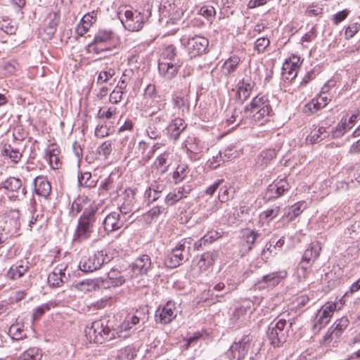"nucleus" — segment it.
Here are the masks:
<instances>
[{
    "instance_id": "79ce46f5",
    "label": "nucleus",
    "mask_w": 360,
    "mask_h": 360,
    "mask_svg": "<svg viewBox=\"0 0 360 360\" xmlns=\"http://www.w3.org/2000/svg\"><path fill=\"white\" fill-rule=\"evenodd\" d=\"M58 152L57 149L50 148L46 150L45 158L53 169H58L59 165Z\"/></svg>"
},
{
    "instance_id": "412c9836",
    "label": "nucleus",
    "mask_w": 360,
    "mask_h": 360,
    "mask_svg": "<svg viewBox=\"0 0 360 360\" xmlns=\"http://www.w3.org/2000/svg\"><path fill=\"white\" fill-rule=\"evenodd\" d=\"M1 186L8 192L18 193L21 190L22 197H25L27 194V189L22 187V181L20 179L13 176H10L5 181H2Z\"/></svg>"
},
{
    "instance_id": "ea45409f",
    "label": "nucleus",
    "mask_w": 360,
    "mask_h": 360,
    "mask_svg": "<svg viewBox=\"0 0 360 360\" xmlns=\"http://www.w3.org/2000/svg\"><path fill=\"white\" fill-rule=\"evenodd\" d=\"M45 30L49 34H53L60 21V16L56 13H50Z\"/></svg>"
},
{
    "instance_id": "e433bc0d",
    "label": "nucleus",
    "mask_w": 360,
    "mask_h": 360,
    "mask_svg": "<svg viewBox=\"0 0 360 360\" xmlns=\"http://www.w3.org/2000/svg\"><path fill=\"white\" fill-rule=\"evenodd\" d=\"M1 153L3 155L8 156L15 163L18 162L22 158L20 150L11 144H6Z\"/></svg>"
},
{
    "instance_id": "69168bd1",
    "label": "nucleus",
    "mask_w": 360,
    "mask_h": 360,
    "mask_svg": "<svg viewBox=\"0 0 360 360\" xmlns=\"http://www.w3.org/2000/svg\"><path fill=\"white\" fill-rule=\"evenodd\" d=\"M112 151V143L110 141L103 142L98 148V152L107 158Z\"/></svg>"
},
{
    "instance_id": "c9c22d12",
    "label": "nucleus",
    "mask_w": 360,
    "mask_h": 360,
    "mask_svg": "<svg viewBox=\"0 0 360 360\" xmlns=\"http://www.w3.org/2000/svg\"><path fill=\"white\" fill-rule=\"evenodd\" d=\"M270 106L269 102L265 98V96H257L255 97L250 105L245 107L246 112H254L258 110L259 108H263V107Z\"/></svg>"
},
{
    "instance_id": "c03bdc74",
    "label": "nucleus",
    "mask_w": 360,
    "mask_h": 360,
    "mask_svg": "<svg viewBox=\"0 0 360 360\" xmlns=\"http://www.w3.org/2000/svg\"><path fill=\"white\" fill-rule=\"evenodd\" d=\"M311 266V264L301 260L297 269V275L300 281L304 280L309 276Z\"/></svg>"
},
{
    "instance_id": "a18cd8bd",
    "label": "nucleus",
    "mask_w": 360,
    "mask_h": 360,
    "mask_svg": "<svg viewBox=\"0 0 360 360\" xmlns=\"http://www.w3.org/2000/svg\"><path fill=\"white\" fill-rule=\"evenodd\" d=\"M115 68L107 66L105 69L99 72L97 78V84L108 82L113 76H115Z\"/></svg>"
},
{
    "instance_id": "7ed1b4c3",
    "label": "nucleus",
    "mask_w": 360,
    "mask_h": 360,
    "mask_svg": "<svg viewBox=\"0 0 360 360\" xmlns=\"http://www.w3.org/2000/svg\"><path fill=\"white\" fill-rule=\"evenodd\" d=\"M191 238L181 240L176 246L167 255L165 264L169 268H175L188 260L191 255Z\"/></svg>"
},
{
    "instance_id": "58836bf2",
    "label": "nucleus",
    "mask_w": 360,
    "mask_h": 360,
    "mask_svg": "<svg viewBox=\"0 0 360 360\" xmlns=\"http://www.w3.org/2000/svg\"><path fill=\"white\" fill-rule=\"evenodd\" d=\"M305 207L306 206L304 205V202H299L295 203V205L288 208V211L285 214L286 217H288L290 221L294 220L302 212Z\"/></svg>"
},
{
    "instance_id": "5701e85b",
    "label": "nucleus",
    "mask_w": 360,
    "mask_h": 360,
    "mask_svg": "<svg viewBox=\"0 0 360 360\" xmlns=\"http://www.w3.org/2000/svg\"><path fill=\"white\" fill-rule=\"evenodd\" d=\"M134 209V192L131 190H125L124 197L123 202L119 207L120 214L125 217V215L128 214Z\"/></svg>"
},
{
    "instance_id": "de8ad7c7",
    "label": "nucleus",
    "mask_w": 360,
    "mask_h": 360,
    "mask_svg": "<svg viewBox=\"0 0 360 360\" xmlns=\"http://www.w3.org/2000/svg\"><path fill=\"white\" fill-rule=\"evenodd\" d=\"M78 183L80 186L85 188H93L96 186V181L92 179L91 174L90 172L82 173L78 176Z\"/></svg>"
},
{
    "instance_id": "4468645a",
    "label": "nucleus",
    "mask_w": 360,
    "mask_h": 360,
    "mask_svg": "<svg viewBox=\"0 0 360 360\" xmlns=\"http://www.w3.org/2000/svg\"><path fill=\"white\" fill-rule=\"evenodd\" d=\"M181 64L179 63L169 61H158V72L166 80L174 78L179 72Z\"/></svg>"
},
{
    "instance_id": "6ab92c4d",
    "label": "nucleus",
    "mask_w": 360,
    "mask_h": 360,
    "mask_svg": "<svg viewBox=\"0 0 360 360\" xmlns=\"http://www.w3.org/2000/svg\"><path fill=\"white\" fill-rule=\"evenodd\" d=\"M151 269V259L148 255L138 257L131 264V269L136 275H146Z\"/></svg>"
},
{
    "instance_id": "f03ea898",
    "label": "nucleus",
    "mask_w": 360,
    "mask_h": 360,
    "mask_svg": "<svg viewBox=\"0 0 360 360\" xmlns=\"http://www.w3.org/2000/svg\"><path fill=\"white\" fill-rule=\"evenodd\" d=\"M85 335L90 342L103 343L105 340H111L115 337L112 331L105 319L97 320L92 322L91 326L86 327Z\"/></svg>"
},
{
    "instance_id": "774afa93",
    "label": "nucleus",
    "mask_w": 360,
    "mask_h": 360,
    "mask_svg": "<svg viewBox=\"0 0 360 360\" xmlns=\"http://www.w3.org/2000/svg\"><path fill=\"white\" fill-rule=\"evenodd\" d=\"M146 134L151 139H156L161 135V132L153 124H150L146 129Z\"/></svg>"
},
{
    "instance_id": "338daca9",
    "label": "nucleus",
    "mask_w": 360,
    "mask_h": 360,
    "mask_svg": "<svg viewBox=\"0 0 360 360\" xmlns=\"http://www.w3.org/2000/svg\"><path fill=\"white\" fill-rule=\"evenodd\" d=\"M209 162L210 167L212 169H216L225 162V160L223 159L222 152L219 151L215 156H213L212 159Z\"/></svg>"
},
{
    "instance_id": "864d4df0",
    "label": "nucleus",
    "mask_w": 360,
    "mask_h": 360,
    "mask_svg": "<svg viewBox=\"0 0 360 360\" xmlns=\"http://www.w3.org/2000/svg\"><path fill=\"white\" fill-rule=\"evenodd\" d=\"M352 128L351 126H349L347 123L346 119L343 120L342 119L341 122L337 125L335 129L332 132L333 138H339L344 135V134L349 129Z\"/></svg>"
},
{
    "instance_id": "680f3d73",
    "label": "nucleus",
    "mask_w": 360,
    "mask_h": 360,
    "mask_svg": "<svg viewBox=\"0 0 360 360\" xmlns=\"http://www.w3.org/2000/svg\"><path fill=\"white\" fill-rule=\"evenodd\" d=\"M166 185L165 182L163 179L158 178V179L153 181L149 188L152 189L153 191L159 193L160 194L165 189Z\"/></svg>"
},
{
    "instance_id": "09e8293b",
    "label": "nucleus",
    "mask_w": 360,
    "mask_h": 360,
    "mask_svg": "<svg viewBox=\"0 0 360 360\" xmlns=\"http://www.w3.org/2000/svg\"><path fill=\"white\" fill-rule=\"evenodd\" d=\"M41 354L39 348L32 347L26 350L20 356L19 360H40Z\"/></svg>"
},
{
    "instance_id": "473e14b6",
    "label": "nucleus",
    "mask_w": 360,
    "mask_h": 360,
    "mask_svg": "<svg viewBox=\"0 0 360 360\" xmlns=\"http://www.w3.org/2000/svg\"><path fill=\"white\" fill-rule=\"evenodd\" d=\"M186 124L184 120L180 117L172 120L169 126V130L171 131L172 137L176 141L179 139L181 133L186 129Z\"/></svg>"
},
{
    "instance_id": "6e6d98bb",
    "label": "nucleus",
    "mask_w": 360,
    "mask_h": 360,
    "mask_svg": "<svg viewBox=\"0 0 360 360\" xmlns=\"http://www.w3.org/2000/svg\"><path fill=\"white\" fill-rule=\"evenodd\" d=\"M280 207L279 206H273L271 208H269L264 212H262L259 217L263 220H271L274 219L279 213Z\"/></svg>"
},
{
    "instance_id": "a211bd4d",
    "label": "nucleus",
    "mask_w": 360,
    "mask_h": 360,
    "mask_svg": "<svg viewBox=\"0 0 360 360\" xmlns=\"http://www.w3.org/2000/svg\"><path fill=\"white\" fill-rule=\"evenodd\" d=\"M299 63L300 58L297 56H292L285 60L282 67V74L286 80L292 81L297 77Z\"/></svg>"
},
{
    "instance_id": "a19ab883",
    "label": "nucleus",
    "mask_w": 360,
    "mask_h": 360,
    "mask_svg": "<svg viewBox=\"0 0 360 360\" xmlns=\"http://www.w3.org/2000/svg\"><path fill=\"white\" fill-rule=\"evenodd\" d=\"M176 56V48L172 45L167 46L162 51L159 60L173 62Z\"/></svg>"
},
{
    "instance_id": "4d7b16f0",
    "label": "nucleus",
    "mask_w": 360,
    "mask_h": 360,
    "mask_svg": "<svg viewBox=\"0 0 360 360\" xmlns=\"http://www.w3.org/2000/svg\"><path fill=\"white\" fill-rule=\"evenodd\" d=\"M270 41L266 37H261L255 42L254 49L258 53H264L266 49L269 46Z\"/></svg>"
},
{
    "instance_id": "4be33fe9",
    "label": "nucleus",
    "mask_w": 360,
    "mask_h": 360,
    "mask_svg": "<svg viewBox=\"0 0 360 360\" xmlns=\"http://www.w3.org/2000/svg\"><path fill=\"white\" fill-rule=\"evenodd\" d=\"M29 262L20 261L11 266L6 276L11 280H15L24 276L29 269Z\"/></svg>"
},
{
    "instance_id": "f257e3e1",
    "label": "nucleus",
    "mask_w": 360,
    "mask_h": 360,
    "mask_svg": "<svg viewBox=\"0 0 360 360\" xmlns=\"http://www.w3.org/2000/svg\"><path fill=\"white\" fill-rule=\"evenodd\" d=\"M96 211L97 208L94 206L84 209L79 219L78 225L73 236L74 241L82 242L91 237L94 232Z\"/></svg>"
},
{
    "instance_id": "9b49d317",
    "label": "nucleus",
    "mask_w": 360,
    "mask_h": 360,
    "mask_svg": "<svg viewBox=\"0 0 360 360\" xmlns=\"http://www.w3.org/2000/svg\"><path fill=\"white\" fill-rule=\"evenodd\" d=\"M251 338L245 335L238 342H234L227 352L228 356L232 360H242L248 354L250 349Z\"/></svg>"
},
{
    "instance_id": "bb28decb",
    "label": "nucleus",
    "mask_w": 360,
    "mask_h": 360,
    "mask_svg": "<svg viewBox=\"0 0 360 360\" xmlns=\"http://www.w3.org/2000/svg\"><path fill=\"white\" fill-rule=\"evenodd\" d=\"M254 86V83L251 79H245L239 81L237 87V96L238 98L241 101L244 102L250 96L251 91Z\"/></svg>"
},
{
    "instance_id": "052dcab7",
    "label": "nucleus",
    "mask_w": 360,
    "mask_h": 360,
    "mask_svg": "<svg viewBox=\"0 0 360 360\" xmlns=\"http://www.w3.org/2000/svg\"><path fill=\"white\" fill-rule=\"evenodd\" d=\"M0 29L8 34H15L16 31V27L8 20H0Z\"/></svg>"
},
{
    "instance_id": "8fccbe9b",
    "label": "nucleus",
    "mask_w": 360,
    "mask_h": 360,
    "mask_svg": "<svg viewBox=\"0 0 360 360\" xmlns=\"http://www.w3.org/2000/svg\"><path fill=\"white\" fill-rule=\"evenodd\" d=\"M271 112L272 109L270 105L263 107V108H259L257 111L251 112V113H252L253 120L255 121L259 122L262 120H264L266 117L270 116Z\"/></svg>"
},
{
    "instance_id": "0eeeda50",
    "label": "nucleus",
    "mask_w": 360,
    "mask_h": 360,
    "mask_svg": "<svg viewBox=\"0 0 360 360\" xmlns=\"http://www.w3.org/2000/svg\"><path fill=\"white\" fill-rule=\"evenodd\" d=\"M181 42L191 58L205 53L209 46V40L200 35L189 38L184 37L181 39Z\"/></svg>"
},
{
    "instance_id": "f704fd0d",
    "label": "nucleus",
    "mask_w": 360,
    "mask_h": 360,
    "mask_svg": "<svg viewBox=\"0 0 360 360\" xmlns=\"http://www.w3.org/2000/svg\"><path fill=\"white\" fill-rule=\"evenodd\" d=\"M169 153L165 152L157 157L154 162V167L159 169L161 174H165L167 172L171 161L169 158Z\"/></svg>"
},
{
    "instance_id": "9d476101",
    "label": "nucleus",
    "mask_w": 360,
    "mask_h": 360,
    "mask_svg": "<svg viewBox=\"0 0 360 360\" xmlns=\"http://www.w3.org/2000/svg\"><path fill=\"white\" fill-rule=\"evenodd\" d=\"M220 208V203L211 197L202 201L198 207V210L194 214H197L195 218L196 223H202L205 221L214 212Z\"/></svg>"
},
{
    "instance_id": "37998d69",
    "label": "nucleus",
    "mask_w": 360,
    "mask_h": 360,
    "mask_svg": "<svg viewBox=\"0 0 360 360\" xmlns=\"http://www.w3.org/2000/svg\"><path fill=\"white\" fill-rule=\"evenodd\" d=\"M213 254L205 252L202 255L200 260L198 262V266L201 271H206L214 263Z\"/></svg>"
},
{
    "instance_id": "72a5a7b5",
    "label": "nucleus",
    "mask_w": 360,
    "mask_h": 360,
    "mask_svg": "<svg viewBox=\"0 0 360 360\" xmlns=\"http://www.w3.org/2000/svg\"><path fill=\"white\" fill-rule=\"evenodd\" d=\"M240 59L236 56H233L227 59L222 66V73L226 77H230L236 72Z\"/></svg>"
},
{
    "instance_id": "603ef678",
    "label": "nucleus",
    "mask_w": 360,
    "mask_h": 360,
    "mask_svg": "<svg viewBox=\"0 0 360 360\" xmlns=\"http://www.w3.org/2000/svg\"><path fill=\"white\" fill-rule=\"evenodd\" d=\"M141 319L137 315H128L124 322L121 324L120 328L124 330H129L133 326L137 325L140 322Z\"/></svg>"
},
{
    "instance_id": "dca6fc26",
    "label": "nucleus",
    "mask_w": 360,
    "mask_h": 360,
    "mask_svg": "<svg viewBox=\"0 0 360 360\" xmlns=\"http://www.w3.org/2000/svg\"><path fill=\"white\" fill-rule=\"evenodd\" d=\"M126 217L122 216L118 212H112L108 214L104 221L105 231L108 233L120 229L124 226Z\"/></svg>"
},
{
    "instance_id": "393cba45",
    "label": "nucleus",
    "mask_w": 360,
    "mask_h": 360,
    "mask_svg": "<svg viewBox=\"0 0 360 360\" xmlns=\"http://www.w3.org/2000/svg\"><path fill=\"white\" fill-rule=\"evenodd\" d=\"M184 145L188 151L195 155L200 154L208 150V148L204 146V143L194 136H188L185 141Z\"/></svg>"
},
{
    "instance_id": "a878e982",
    "label": "nucleus",
    "mask_w": 360,
    "mask_h": 360,
    "mask_svg": "<svg viewBox=\"0 0 360 360\" xmlns=\"http://www.w3.org/2000/svg\"><path fill=\"white\" fill-rule=\"evenodd\" d=\"M321 250V243L319 241L312 242L304 251L302 261L313 264L319 257Z\"/></svg>"
},
{
    "instance_id": "6e6552de",
    "label": "nucleus",
    "mask_w": 360,
    "mask_h": 360,
    "mask_svg": "<svg viewBox=\"0 0 360 360\" xmlns=\"http://www.w3.org/2000/svg\"><path fill=\"white\" fill-rule=\"evenodd\" d=\"M337 304L335 302H326L317 311L313 330L319 332L321 328L325 327L330 321L334 311L336 310Z\"/></svg>"
},
{
    "instance_id": "13d9d810",
    "label": "nucleus",
    "mask_w": 360,
    "mask_h": 360,
    "mask_svg": "<svg viewBox=\"0 0 360 360\" xmlns=\"http://www.w3.org/2000/svg\"><path fill=\"white\" fill-rule=\"evenodd\" d=\"M326 133V128L321 127L317 130H315L314 132H311V134L307 138V141H309L311 144L319 142L323 138H321V136Z\"/></svg>"
},
{
    "instance_id": "39448f33",
    "label": "nucleus",
    "mask_w": 360,
    "mask_h": 360,
    "mask_svg": "<svg viewBox=\"0 0 360 360\" xmlns=\"http://www.w3.org/2000/svg\"><path fill=\"white\" fill-rule=\"evenodd\" d=\"M117 14L126 30L136 32L142 29L145 21L143 15L140 11L124 6L120 8Z\"/></svg>"
},
{
    "instance_id": "2f4dec72",
    "label": "nucleus",
    "mask_w": 360,
    "mask_h": 360,
    "mask_svg": "<svg viewBox=\"0 0 360 360\" xmlns=\"http://www.w3.org/2000/svg\"><path fill=\"white\" fill-rule=\"evenodd\" d=\"M329 101L330 98L327 95L319 94L317 98H313L308 103L305 107L311 112L317 111L326 106Z\"/></svg>"
},
{
    "instance_id": "cd10ccee",
    "label": "nucleus",
    "mask_w": 360,
    "mask_h": 360,
    "mask_svg": "<svg viewBox=\"0 0 360 360\" xmlns=\"http://www.w3.org/2000/svg\"><path fill=\"white\" fill-rule=\"evenodd\" d=\"M276 153L274 149L262 150L256 158V165L262 169L267 167L274 160Z\"/></svg>"
},
{
    "instance_id": "c756f323",
    "label": "nucleus",
    "mask_w": 360,
    "mask_h": 360,
    "mask_svg": "<svg viewBox=\"0 0 360 360\" xmlns=\"http://www.w3.org/2000/svg\"><path fill=\"white\" fill-rule=\"evenodd\" d=\"M288 184L285 179H280L276 183L269 186L267 194L269 198H277L280 197L285 191L288 190Z\"/></svg>"
},
{
    "instance_id": "423d86ee",
    "label": "nucleus",
    "mask_w": 360,
    "mask_h": 360,
    "mask_svg": "<svg viewBox=\"0 0 360 360\" xmlns=\"http://www.w3.org/2000/svg\"><path fill=\"white\" fill-rule=\"evenodd\" d=\"M111 259L105 250L96 252L88 257H83L79 262V269L84 272H91L101 268V266L108 263Z\"/></svg>"
},
{
    "instance_id": "1a4fd4ad",
    "label": "nucleus",
    "mask_w": 360,
    "mask_h": 360,
    "mask_svg": "<svg viewBox=\"0 0 360 360\" xmlns=\"http://www.w3.org/2000/svg\"><path fill=\"white\" fill-rule=\"evenodd\" d=\"M349 319L343 316L328 328L321 342L324 345L329 346L332 340L337 342L342 333L348 327Z\"/></svg>"
},
{
    "instance_id": "49530a36",
    "label": "nucleus",
    "mask_w": 360,
    "mask_h": 360,
    "mask_svg": "<svg viewBox=\"0 0 360 360\" xmlns=\"http://www.w3.org/2000/svg\"><path fill=\"white\" fill-rule=\"evenodd\" d=\"M188 173V167L186 165H179L173 173L174 184H179L183 181Z\"/></svg>"
},
{
    "instance_id": "3c124183",
    "label": "nucleus",
    "mask_w": 360,
    "mask_h": 360,
    "mask_svg": "<svg viewBox=\"0 0 360 360\" xmlns=\"http://www.w3.org/2000/svg\"><path fill=\"white\" fill-rule=\"evenodd\" d=\"M271 112L272 109L270 105L263 107V108H259L257 111L251 112V113H252L253 120L255 121L259 122L262 120H264L266 117L270 116Z\"/></svg>"
},
{
    "instance_id": "b1692460",
    "label": "nucleus",
    "mask_w": 360,
    "mask_h": 360,
    "mask_svg": "<svg viewBox=\"0 0 360 360\" xmlns=\"http://www.w3.org/2000/svg\"><path fill=\"white\" fill-rule=\"evenodd\" d=\"M34 186L35 193L43 197H48L51 191V186L46 177L37 176L34 179Z\"/></svg>"
},
{
    "instance_id": "f8f14e48",
    "label": "nucleus",
    "mask_w": 360,
    "mask_h": 360,
    "mask_svg": "<svg viewBox=\"0 0 360 360\" xmlns=\"http://www.w3.org/2000/svg\"><path fill=\"white\" fill-rule=\"evenodd\" d=\"M67 264H61L54 268L53 271L48 276V283L50 286L59 287L68 281L70 274H65Z\"/></svg>"
},
{
    "instance_id": "4c0bfd02",
    "label": "nucleus",
    "mask_w": 360,
    "mask_h": 360,
    "mask_svg": "<svg viewBox=\"0 0 360 360\" xmlns=\"http://www.w3.org/2000/svg\"><path fill=\"white\" fill-rule=\"evenodd\" d=\"M119 136V142L121 145V149L124 150L127 148V150H130L132 148L135 144L134 137L132 135V133L130 134H122L118 133Z\"/></svg>"
},
{
    "instance_id": "aec40b11",
    "label": "nucleus",
    "mask_w": 360,
    "mask_h": 360,
    "mask_svg": "<svg viewBox=\"0 0 360 360\" xmlns=\"http://www.w3.org/2000/svg\"><path fill=\"white\" fill-rule=\"evenodd\" d=\"M126 279L117 271L112 270L108 273L105 278L102 279L101 286L104 288H115L122 285L125 283Z\"/></svg>"
},
{
    "instance_id": "5fc2aeb1",
    "label": "nucleus",
    "mask_w": 360,
    "mask_h": 360,
    "mask_svg": "<svg viewBox=\"0 0 360 360\" xmlns=\"http://www.w3.org/2000/svg\"><path fill=\"white\" fill-rule=\"evenodd\" d=\"M9 334L14 340H21L26 337L23 329L18 325H12L9 328Z\"/></svg>"
},
{
    "instance_id": "f3484780",
    "label": "nucleus",
    "mask_w": 360,
    "mask_h": 360,
    "mask_svg": "<svg viewBox=\"0 0 360 360\" xmlns=\"http://www.w3.org/2000/svg\"><path fill=\"white\" fill-rule=\"evenodd\" d=\"M192 191L190 185H184L169 192L165 198V202L167 206H172L180 200L186 198Z\"/></svg>"
},
{
    "instance_id": "e2e57ef3",
    "label": "nucleus",
    "mask_w": 360,
    "mask_h": 360,
    "mask_svg": "<svg viewBox=\"0 0 360 360\" xmlns=\"http://www.w3.org/2000/svg\"><path fill=\"white\" fill-rule=\"evenodd\" d=\"M76 287L81 291H91L95 288L96 284L93 281L86 280L77 283Z\"/></svg>"
},
{
    "instance_id": "2eb2a0df",
    "label": "nucleus",
    "mask_w": 360,
    "mask_h": 360,
    "mask_svg": "<svg viewBox=\"0 0 360 360\" xmlns=\"http://www.w3.org/2000/svg\"><path fill=\"white\" fill-rule=\"evenodd\" d=\"M115 34L110 30H99L96 34L94 39V50L96 53L102 51L110 50V46L105 48L100 47L99 46L104 44H107L110 43L114 39Z\"/></svg>"
},
{
    "instance_id": "0e129e2a",
    "label": "nucleus",
    "mask_w": 360,
    "mask_h": 360,
    "mask_svg": "<svg viewBox=\"0 0 360 360\" xmlns=\"http://www.w3.org/2000/svg\"><path fill=\"white\" fill-rule=\"evenodd\" d=\"M123 94L124 90L116 86L110 95V101L112 103H118L121 101Z\"/></svg>"
},
{
    "instance_id": "c85d7f7f",
    "label": "nucleus",
    "mask_w": 360,
    "mask_h": 360,
    "mask_svg": "<svg viewBox=\"0 0 360 360\" xmlns=\"http://www.w3.org/2000/svg\"><path fill=\"white\" fill-rule=\"evenodd\" d=\"M288 275L285 270H281L278 271L272 272L262 276L261 281L259 283L263 282L268 286L274 287L278 285L281 281H283Z\"/></svg>"
},
{
    "instance_id": "bf43d9fd",
    "label": "nucleus",
    "mask_w": 360,
    "mask_h": 360,
    "mask_svg": "<svg viewBox=\"0 0 360 360\" xmlns=\"http://www.w3.org/2000/svg\"><path fill=\"white\" fill-rule=\"evenodd\" d=\"M243 236L245 238L246 242L250 245L248 249H252V245L255 243L257 238L259 236V234L255 231L247 230Z\"/></svg>"
},
{
    "instance_id": "ddd939ff",
    "label": "nucleus",
    "mask_w": 360,
    "mask_h": 360,
    "mask_svg": "<svg viewBox=\"0 0 360 360\" xmlns=\"http://www.w3.org/2000/svg\"><path fill=\"white\" fill-rule=\"evenodd\" d=\"M176 316L174 304L169 301L162 308L156 311L155 317L157 323L167 324L170 323Z\"/></svg>"
},
{
    "instance_id": "20e7f679",
    "label": "nucleus",
    "mask_w": 360,
    "mask_h": 360,
    "mask_svg": "<svg viewBox=\"0 0 360 360\" xmlns=\"http://www.w3.org/2000/svg\"><path fill=\"white\" fill-rule=\"evenodd\" d=\"M291 326L292 323H288L283 319L277 321L276 320L272 321L266 332L270 344L274 347H280L287 340L288 332Z\"/></svg>"
},
{
    "instance_id": "7c9ffc66",
    "label": "nucleus",
    "mask_w": 360,
    "mask_h": 360,
    "mask_svg": "<svg viewBox=\"0 0 360 360\" xmlns=\"http://www.w3.org/2000/svg\"><path fill=\"white\" fill-rule=\"evenodd\" d=\"M174 108L179 110V114L182 116L190 111V101L188 95L178 96L173 100Z\"/></svg>"
}]
</instances>
